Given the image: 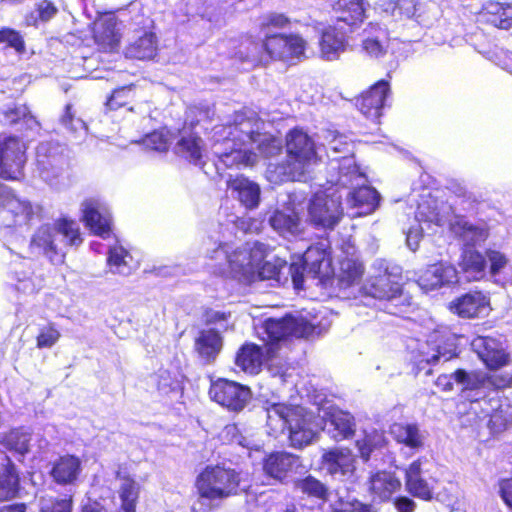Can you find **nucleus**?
<instances>
[{
  "mask_svg": "<svg viewBox=\"0 0 512 512\" xmlns=\"http://www.w3.org/2000/svg\"><path fill=\"white\" fill-rule=\"evenodd\" d=\"M262 124L261 117L251 109L234 112L228 136L233 145L228 151L217 155L218 163L226 169L253 167L257 162V154L245 146L259 140Z\"/></svg>",
  "mask_w": 512,
  "mask_h": 512,
  "instance_id": "1",
  "label": "nucleus"
},
{
  "mask_svg": "<svg viewBox=\"0 0 512 512\" xmlns=\"http://www.w3.org/2000/svg\"><path fill=\"white\" fill-rule=\"evenodd\" d=\"M267 425L273 430H288L289 443L301 449L309 445L316 436L311 418L299 405L287 403H270L266 407Z\"/></svg>",
  "mask_w": 512,
  "mask_h": 512,
  "instance_id": "2",
  "label": "nucleus"
},
{
  "mask_svg": "<svg viewBox=\"0 0 512 512\" xmlns=\"http://www.w3.org/2000/svg\"><path fill=\"white\" fill-rule=\"evenodd\" d=\"M241 472L222 464L205 466L196 476L194 487L199 499L221 501L241 493Z\"/></svg>",
  "mask_w": 512,
  "mask_h": 512,
  "instance_id": "3",
  "label": "nucleus"
},
{
  "mask_svg": "<svg viewBox=\"0 0 512 512\" xmlns=\"http://www.w3.org/2000/svg\"><path fill=\"white\" fill-rule=\"evenodd\" d=\"M365 295L382 304V310L390 315L406 318L413 312L412 296L404 290L400 277L383 273L374 276L364 287Z\"/></svg>",
  "mask_w": 512,
  "mask_h": 512,
  "instance_id": "4",
  "label": "nucleus"
},
{
  "mask_svg": "<svg viewBox=\"0 0 512 512\" xmlns=\"http://www.w3.org/2000/svg\"><path fill=\"white\" fill-rule=\"evenodd\" d=\"M286 160L282 167L292 181L305 174L306 168L317 159L313 139L302 128L294 127L285 136Z\"/></svg>",
  "mask_w": 512,
  "mask_h": 512,
  "instance_id": "5",
  "label": "nucleus"
},
{
  "mask_svg": "<svg viewBox=\"0 0 512 512\" xmlns=\"http://www.w3.org/2000/svg\"><path fill=\"white\" fill-rule=\"evenodd\" d=\"M266 333L265 345H275L276 354L279 350V343L289 338H308L316 331V327L302 317L286 315L282 318H268L263 323Z\"/></svg>",
  "mask_w": 512,
  "mask_h": 512,
  "instance_id": "6",
  "label": "nucleus"
},
{
  "mask_svg": "<svg viewBox=\"0 0 512 512\" xmlns=\"http://www.w3.org/2000/svg\"><path fill=\"white\" fill-rule=\"evenodd\" d=\"M467 414L475 416V423L489 417L487 427L493 436L512 427V405L499 399H475L471 401Z\"/></svg>",
  "mask_w": 512,
  "mask_h": 512,
  "instance_id": "7",
  "label": "nucleus"
},
{
  "mask_svg": "<svg viewBox=\"0 0 512 512\" xmlns=\"http://www.w3.org/2000/svg\"><path fill=\"white\" fill-rule=\"evenodd\" d=\"M344 216L340 196L325 191L316 192L310 199L308 219L317 229L333 230Z\"/></svg>",
  "mask_w": 512,
  "mask_h": 512,
  "instance_id": "8",
  "label": "nucleus"
},
{
  "mask_svg": "<svg viewBox=\"0 0 512 512\" xmlns=\"http://www.w3.org/2000/svg\"><path fill=\"white\" fill-rule=\"evenodd\" d=\"M26 159V146L19 136H0V178L20 180L24 176Z\"/></svg>",
  "mask_w": 512,
  "mask_h": 512,
  "instance_id": "9",
  "label": "nucleus"
},
{
  "mask_svg": "<svg viewBox=\"0 0 512 512\" xmlns=\"http://www.w3.org/2000/svg\"><path fill=\"white\" fill-rule=\"evenodd\" d=\"M210 398L232 412H240L252 396L249 386L236 381L219 378L213 381L209 388Z\"/></svg>",
  "mask_w": 512,
  "mask_h": 512,
  "instance_id": "10",
  "label": "nucleus"
},
{
  "mask_svg": "<svg viewBox=\"0 0 512 512\" xmlns=\"http://www.w3.org/2000/svg\"><path fill=\"white\" fill-rule=\"evenodd\" d=\"M390 93L389 81L378 80L356 97L355 106L368 120L378 124Z\"/></svg>",
  "mask_w": 512,
  "mask_h": 512,
  "instance_id": "11",
  "label": "nucleus"
},
{
  "mask_svg": "<svg viewBox=\"0 0 512 512\" xmlns=\"http://www.w3.org/2000/svg\"><path fill=\"white\" fill-rule=\"evenodd\" d=\"M275 357V345L260 346L253 342H245L236 351L234 363L242 372L255 376Z\"/></svg>",
  "mask_w": 512,
  "mask_h": 512,
  "instance_id": "12",
  "label": "nucleus"
},
{
  "mask_svg": "<svg viewBox=\"0 0 512 512\" xmlns=\"http://www.w3.org/2000/svg\"><path fill=\"white\" fill-rule=\"evenodd\" d=\"M263 48L271 60H289L304 54L305 42L299 34H267Z\"/></svg>",
  "mask_w": 512,
  "mask_h": 512,
  "instance_id": "13",
  "label": "nucleus"
},
{
  "mask_svg": "<svg viewBox=\"0 0 512 512\" xmlns=\"http://www.w3.org/2000/svg\"><path fill=\"white\" fill-rule=\"evenodd\" d=\"M449 229L458 239L465 242V246L471 247L486 242L491 231L489 220L480 218L476 222H471L461 214L455 215Z\"/></svg>",
  "mask_w": 512,
  "mask_h": 512,
  "instance_id": "14",
  "label": "nucleus"
},
{
  "mask_svg": "<svg viewBox=\"0 0 512 512\" xmlns=\"http://www.w3.org/2000/svg\"><path fill=\"white\" fill-rule=\"evenodd\" d=\"M473 346L478 357L490 371L501 369L510 363V354L495 337L477 336L473 340Z\"/></svg>",
  "mask_w": 512,
  "mask_h": 512,
  "instance_id": "15",
  "label": "nucleus"
},
{
  "mask_svg": "<svg viewBox=\"0 0 512 512\" xmlns=\"http://www.w3.org/2000/svg\"><path fill=\"white\" fill-rule=\"evenodd\" d=\"M299 466H301L300 456L285 451L270 452L262 459L264 475L279 483H284L290 473Z\"/></svg>",
  "mask_w": 512,
  "mask_h": 512,
  "instance_id": "16",
  "label": "nucleus"
},
{
  "mask_svg": "<svg viewBox=\"0 0 512 512\" xmlns=\"http://www.w3.org/2000/svg\"><path fill=\"white\" fill-rule=\"evenodd\" d=\"M307 266V273L324 287H329L333 280L332 258L330 253L318 245L309 246L302 254Z\"/></svg>",
  "mask_w": 512,
  "mask_h": 512,
  "instance_id": "17",
  "label": "nucleus"
},
{
  "mask_svg": "<svg viewBox=\"0 0 512 512\" xmlns=\"http://www.w3.org/2000/svg\"><path fill=\"white\" fill-rule=\"evenodd\" d=\"M365 274L363 261L356 256H343L338 261L337 270L333 271V280L329 287L346 290L359 285Z\"/></svg>",
  "mask_w": 512,
  "mask_h": 512,
  "instance_id": "18",
  "label": "nucleus"
},
{
  "mask_svg": "<svg viewBox=\"0 0 512 512\" xmlns=\"http://www.w3.org/2000/svg\"><path fill=\"white\" fill-rule=\"evenodd\" d=\"M319 463L320 468L332 477L346 476L354 472L356 458L349 447H332L322 453Z\"/></svg>",
  "mask_w": 512,
  "mask_h": 512,
  "instance_id": "19",
  "label": "nucleus"
},
{
  "mask_svg": "<svg viewBox=\"0 0 512 512\" xmlns=\"http://www.w3.org/2000/svg\"><path fill=\"white\" fill-rule=\"evenodd\" d=\"M490 306L489 298L479 290L468 291L455 299L449 305V311L462 319L480 317Z\"/></svg>",
  "mask_w": 512,
  "mask_h": 512,
  "instance_id": "20",
  "label": "nucleus"
},
{
  "mask_svg": "<svg viewBox=\"0 0 512 512\" xmlns=\"http://www.w3.org/2000/svg\"><path fill=\"white\" fill-rule=\"evenodd\" d=\"M30 202L21 200L10 192L0 195V216L8 222V226H19L28 223L33 216Z\"/></svg>",
  "mask_w": 512,
  "mask_h": 512,
  "instance_id": "21",
  "label": "nucleus"
},
{
  "mask_svg": "<svg viewBox=\"0 0 512 512\" xmlns=\"http://www.w3.org/2000/svg\"><path fill=\"white\" fill-rule=\"evenodd\" d=\"M453 374L454 381L463 386V391L478 390L484 387L486 381L496 389H504L512 384V375L510 374H490L484 376L480 372H467L462 368L456 369Z\"/></svg>",
  "mask_w": 512,
  "mask_h": 512,
  "instance_id": "22",
  "label": "nucleus"
},
{
  "mask_svg": "<svg viewBox=\"0 0 512 512\" xmlns=\"http://www.w3.org/2000/svg\"><path fill=\"white\" fill-rule=\"evenodd\" d=\"M224 337L215 328L201 329L194 338L193 350L205 364H212L223 349Z\"/></svg>",
  "mask_w": 512,
  "mask_h": 512,
  "instance_id": "23",
  "label": "nucleus"
},
{
  "mask_svg": "<svg viewBox=\"0 0 512 512\" xmlns=\"http://www.w3.org/2000/svg\"><path fill=\"white\" fill-rule=\"evenodd\" d=\"M121 34H84L73 43L78 50L88 49L87 54L82 53V58H88L96 53L112 54L120 49Z\"/></svg>",
  "mask_w": 512,
  "mask_h": 512,
  "instance_id": "24",
  "label": "nucleus"
},
{
  "mask_svg": "<svg viewBox=\"0 0 512 512\" xmlns=\"http://www.w3.org/2000/svg\"><path fill=\"white\" fill-rule=\"evenodd\" d=\"M333 10L336 23L334 32H346L344 25L349 28H356L364 19L365 8L363 0H338Z\"/></svg>",
  "mask_w": 512,
  "mask_h": 512,
  "instance_id": "25",
  "label": "nucleus"
},
{
  "mask_svg": "<svg viewBox=\"0 0 512 512\" xmlns=\"http://www.w3.org/2000/svg\"><path fill=\"white\" fill-rule=\"evenodd\" d=\"M428 341L439 360L450 361L460 355V336L447 327H438L428 335Z\"/></svg>",
  "mask_w": 512,
  "mask_h": 512,
  "instance_id": "26",
  "label": "nucleus"
},
{
  "mask_svg": "<svg viewBox=\"0 0 512 512\" xmlns=\"http://www.w3.org/2000/svg\"><path fill=\"white\" fill-rule=\"evenodd\" d=\"M460 272L468 281H480L486 276L488 267L486 252L482 253L474 246H464L458 260Z\"/></svg>",
  "mask_w": 512,
  "mask_h": 512,
  "instance_id": "27",
  "label": "nucleus"
},
{
  "mask_svg": "<svg viewBox=\"0 0 512 512\" xmlns=\"http://www.w3.org/2000/svg\"><path fill=\"white\" fill-rule=\"evenodd\" d=\"M419 284L426 290H435L457 282L456 268L448 263L429 265L419 276Z\"/></svg>",
  "mask_w": 512,
  "mask_h": 512,
  "instance_id": "28",
  "label": "nucleus"
},
{
  "mask_svg": "<svg viewBox=\"0 0 512 512\" xmlns=\"http://www.w3.org/2000/svg\"><path fill=\"white\" fill-rule=\"evenodd\" d=\"M427 462L425 457L414 460L405 470L404 482L406 490L416 498L430 501L433 498L432 487L422 477V465Z\"/></svg>",
  "mask_w": 512,
  "mask_h": 512,
  "instance_id": "29",
  "label": "nucleus"
},
{
  "mask_svg": "<svg viewBox=\"0 0 512 512\" xmlns=\"http://www.w3.org/2000/svg\"><path fill=\"white\" fill-rule=\"evenodd\" d=\"M30 246L41 251L52 263L64 262L65 254L58 248L55 239V231L49 225L38 227L33 234Z\"/></svg>",
  "mask_w": 512,
  "mask_h": 512,
  "instance_id": "30",
  "label": "nucleus"
},
{
  "mask_svg": "<svg viewBox=\"0 0 512 512\" xmlns=\"http://www.w3.org/2000/svg\"><path fill=\"white\" fill-rule=\"evenodd\" d=\"M159 44L156 34H141L130 40L123 53L127 59L138 61H151L156 58Z\"/></svg>",
  "mask_w": 512,
  "mask_h": 512,
  "instance_id": "31",
  "label": "nucleus"
},
{
  "mask_svg": "<svg viewBox=\"0 0 512 512\" xmlns=\"http://www.w3.org/2000/svg\"><path fill=\"white\" fill-rule=\"evenodd\" d=\"M116 480L120 481L118 495L120 510L122 512H136L140 496V484L126 470L118 469L115 472Z\"/></svg>",
  "mask_w": 512,
  "mask_h": 512,
  "instance_id": "32",
  "label": "nucleus"
},
{
  "mask_svg": "<svg viewBox=\"0 0 512 512\" xmlns=\"http://www.w3.org/2000/svg\"><path fill=\"white\" fill-rule=\"evenodd\" d=\"M82 470L79 457L71 454L60 456L52 465L50 475L59 485H72L78 480Z\"/></svg>",
  "mask_w": 512,
  "mask_h": 512,
  "instance_id": "33",
  "label": "nucleus"
},
{
  "mask_svg": "<svg viewBox=\"0 0 512 512\" xmlns=\"http://www.w3.org/2000/svg\"><path fill=\"white\" fill-rule=\"evenodd\" d=\"M175 153L188 162L203 166L204 141L195 131L181 132L175 145Z\"/></svg>",
  "mask_w": 512,
  "mask_h": 512,
  "instance_id": "34",
  "label": "nucleus"
},
{
  "mask_svg": "<svg viewBox=\"0 0 512 512\" xmlns=\"http://www.w3.org/2000/svg\"><path fill=\"white\" fill-rule=\"evenodd\" d=\"M250 512H298L292 503H283L273 490H265L247 500Z\"/></svg>",
  "mask_w": 512,
  "mask_h": 512,
  "instance_id": "35",
  "label": "nucleus"
},
{
  "mask_svg": "<svg viewBox=\"0 0 512 512\" xmlns=\"http://www.w3.org/2000/svg\"><path fill=\"white\" fill-rule=\"evenodd\" d=\"M227 188L236 192L239 201L247 209H254L260 203V187L244 175H237L227 180Z\"/></svg>",
  "mask_w": 512,
  "mask_h": 512,
  "instance_id": "36",
  "label": "nucleus"
},
{
  "mask_svg": "<svg viewBox=\"0 0 512 512\" xmlns=\"http://www.w3.org/2000/svg\"><path fill=\"white\" fill-rule=\"evenodd\" d=\"M82 220L85 226L97 236L107 238L111 234V217L99 211L95 201L85 202Z\"/></svg>",
  "mask_w": 512,
  "mask_h": 512,
  "instance_id": "37",
  "label": "nucleus"
},
{
  "mask_svg": "<svg viewBox=\"0 0 512 512\" xmlns=\"http://www.w3.org/2000/svg\"><path fill=\"white\" fill-rule=\"evenodd\" d=\"M20 489L19 472L10 457L6 456L5 463L0 467V502L17 498Z\"/></svg>",
  "mask_w": 512,
  "mask_h": 512,
  "instance_id": "38",
  "label": "nucleus"
},
{
  "mask_svg": "<svg viewBox=\"0 0 512 512\" xmlns=\"http://www.w3.org/2000/svg\"><path fill=\"white\" fill-rule=\"evenodd\" d=\"M136 103H138L137 86L135 84L119 86L107 96L104 103L105 112H114L119 109L134 112Z\"/></svg>",
  "mask_w": 512,
  "mask_h": 512,
  "instance_id": "39",
  "label": "nucleus"
},
{
  "mask_svg": "<svg viewBox=\"0 0 512 512\" xmlns=\"http://www.w3.org/2000/svg\"><path fill=\"white\" fill-rule=\"evenodd\" d=\"M250 276L247 278V283L254 282L255 280H274L279 284H286L288 282V275L283 273L287 266V262L279 257H275L272 261H264L257 269L256 273L253 269L252 262H248Z\"/></svg>",
  "mask_w": 512,
  "mask_h": 512,
  "instance_id": "40",
  "label": "nucleus"
},
{
  "mask_svg": "<svg viewBox=\"0 0 512 512\" xmlns=\"http://www.w3.org/2000/svg\"><path fill=\"white\" fill-rule=\"evenodd\" d=\"M369 490L374 499L386 502L401 488V482L392 473L378 471L370 477Z\"/></svg>",
  "mask_w": 512,
  "mask_h": 512,
  "instance_id": "41",
  "label": "nucleus"
},
{
  "mask_svg": "<svg viewBox=\"0 0 512 512\" xmlns=\"http://www.w3.org/2000/svg\"><path fill=\"white\" fill-rule=\"evenodd\" d=\"M269 224L281 235H298L303 231L300 215L292 208L274 210Z\"/></svg>",
  "mask_w": 512,
  "mask_h": 512,
  "instance_id": "42",
  "label": "nucleus"
},
{
  "mask_svg": "<svg viewBox=\"0 0 512 512\" xmlns=\"http://www.w3.org/2000/svg\"><path fill=\"white\" fill-rule=\"evenodd\" d=\"M410 361L414 375L417 376L421 372H424L425 375H432V366L439 362V358L427 339L412 352Z\"/></svg>",
  "mask_w": 512,
  "mask_h": 512,
  "instance_id": "43",
  "label": "nucleus"
},
{
  "mask_svg": "<svg viewBox=\"0 0 512 512\" xmlns=\"http://www.w3.org/2000/svg\"><path fill=\"white\" fill-rule=\"evenodd\" d=\"M387 444L385 431L376 428L365 430L363 436L356 441V447L364 461H368L374 451L386 447Z\"/></svg>",
  "mask_w": 512,
  "mask_h": 512,
  "instance_id": "44",
  "label": "nucleus"
},
{
  "mask_svg": "<svg viewBox=\"0 0 512 512\" xmlns=\"http://www.w3.org/2000/svg\"><path fill=\"white\" fill-rule=\"evenodd\" d=\"M390 433L399 444L415 450L423 447V438L416 424L394 423L390 427Z\"/></svg>",
  "mask_w": 512,
  "mask_h": 512,
  "instance_id": "45",
  "label": "nucleus"
},
{
  "mask_svg": "<svg viewBox=\"0 0 512 512\" xmlns=\"http://www.w3.org/2000/svg\"><path fill=\"white\" fill-rule=\"evenodd\" d=\"M492 15L493 19L486 18V21H490L495 27L508 30L512 28V2L511 3H499V2H487L483 6L481 16L483 18L486 15Z\"/></svg>",
  "mask_w": 512,
  "mask_h": 512,
  "instance_id": "46",
  "label": "nucleus"
},
{
  "mask_svg": "<svg viewBox=\"0 0 512 512\" xmlns=\"http://www.w3.org/2000/svg\"><path fill=\"white\" fill-rule=\"evenodd\" d=\"M327 422L332 429V437L335 440L349 439L355 434V423L353 417L343 411L331 412Z\"/></svg>",
  "mask_w": 512,
  "mask_h": 512,
  "instance_id": "47",
  "label": "nucleus"
},
{
  "mask_svg": "<svg viewBox=\"0 0 512 512\" xmlns=\"http://www.w3.org/2000/svg\"><path fill=\"white\" fill-rule=\"evenodd\" d=\"M295 488L310 499L326 502L329 499V488L318 478L309 474L295 481Z\"/></svg>",
  "mask_w": 512,
  "mask_h": 512,
  "instance_id": "48",
  "label": "nucleus"
},
{
  "mask_svg": "<svg viewBox=\"0 0 512 512\" xmlns=\"http://www.w3.org/2000/svg\"><path fill=\"white\" fill-rule=\"evenodd\" d=\"M347 45L345 34H321L320 56L328 61L336 60L346 50Z\"/></svg>",
  "mask_w": 512,
  "mask_h": 512,
  "instance_id": "49",
  "label": "nucleus"
},
{
  "mask_svg": "<svg viewBox=\"0 0 512 512\" xmlns=\"http://www.w3.org/2000/svg\"><path fill=\"white\" fill-rule=\"evenodd\" d=\"M351 201L354 207L363 209L365 213H371L378 207L380 196L376 189L363 185L351 192Z\"/></svg>",
  "mask_w": 512,
  "mask_h": 512,
  "instance_id": "50",
  "label": "nucleus"
},
{
  "mask_svg": "<svg viewBox=\"0 0 512 512\" xmlns=\"http://www.w3.org/2000/svg\"><path fill=\"white\" fill-rule=\"evenodd\" d=\"M53 229L66 238V243L69 246H79L83 242L80 228L75 220L66 217L58 218Z\"/></svg>",
  "mask_w": 512,
  "mask_h": 512,
  "instance_id": "51",
  "label": "nucleus"
},
{
  "mask_svg": "<svg viewBox=\"0 0 512 512\" xmlns=\"http://www.w3.org/2000/svg\"><path fill=\"white\" fill-rule=\"evenodd\" d=\"M57 12L54 4L48 0H42L36 8L25 16L27 27L40 28V24L49 21Z\"/></svg>",
  "mask_w": 512,
  "mask_h": 512,
  "instance_id": "52",
  "label": "nucleus"
},
{
  "mask_svg": "<svg viewBox=\"0 0 512 512\" xmlns=\"http://www.w3.org/2000/svg\"><path fill=\"white\" fill-rule=\"evenodd\" d=\"M29 435L21 429L14 428L4 433L1 443L10 451L26 454L29 451Z\"/></svg>",
  "mask_w": 512,
  "mask_h": 512,
  "instance_id": "53",
  "label": "nucleus"
},
{
  "mask_svg": "<svg viewBox=\"0 0 512 512\" xmlns=\"http://www.w3.org/2000/svg\"><path fill=\"white\" fill-rule=\"evenodd\" d=\"M361 47L367 56L376 59L382 58L388 53L390 38L388 35L382 37L371 35L362 41Z\"/></svg>",
  "mask_w": 512,
  "mask_h": 512,
  "instance_id": "54",
  "label": "nucleus"
},
{
  "mask_svg": "<svg viewBox=\"0 0 512 512\" xmlns=\"http://www.w3.org/2000/svg\"><path fill=\"white\" fill-rule=\"evenodd\" d=\"M257 25L261 30L270 29H297L290 18L283 13H266L257 19Z\"/></svg>",
  "mask_w": 512,
  "mask_h": 512,
  "instance_id": "55",
  "label": "nucleus"
},
{
  "mask_svg": "<svg viewBox=\"0 0 512 512\" xmlns=\"http://www.w3.org/2000/svg\"><path fill=\"white\" fill-rule=\"evenodd\" d=\"M74 497L64 494L62 497H48L43 499L40 512H72Z\"/></svg>",
  "mask_w": 512,
  "mask_h": 512,
  "instance_id": "56",
  "label": "nucleus"
},
{
  "mask_svg": "<svg viewBox=\"0 0 512 512\" xmlns=\"http://www.w3.org/2000/svg\"><path fill=\"white\" fill-rule=\"evenodd\" d=\"M61 333L57 326L53 322H49L45 326L39 329V332L35 338L36 347L38 349L51 348L60 339Z\"/></svg>",
  "mask_w": 512,
  "mask_h": 512,
  "instance_id": "57",
  "label": "nucleus"
},
{
  "mask_svg": "<svg viewBox=\"0 0 512 512\" xmlns=\"http://www.w3.org/2000/svg\"><path fill=\"white\" fill-rule=\"evenodd\" d=\"M291 278L293 287L296 290H302L304 287V272L307 271L306 263L303 261V255L298 256L296 261L287 263L286 268Z\"/></svg>",
  "mask_w": 512,
  "mask_h": 512,
  "instance_id": "58",
  "label": "nucleus"
},
{
  "mask_svg": "<svg viewBox=\"0 0 512 512\" xmlns=\"http://www.w3.org/2000/svg\"><path fill=\"white\" fill-rule=\"evenodd\" d=\"M417 218L421 222H427L436 226H442L444 224V217L434 205L429 203H421L417 208Z\"/></svg>",
  "mask_w": 512,
  "mask_h": 512,
  "instance_id": "59",
  "label": "nucleus"
},
{
  "mask_svg": "<svg viewBox=\"0 0 512 512\" xmlns=\"http://www.w3.org/2000/svg\"><path fill=\"white\" fill-rule=\"evenodd\" d=\"M256 143H258L257 149L259 153L266 158L279 155L282 150V143L280 139L272 135L265 136L263 138H261L260 135L259 140Z\"/></svg>",
  "mask_w": 512,
  "mask_h": 512,
  "instance_id": "60",
  "label": "nucleus"
},
{
  "mask_svg": "<svg viewBox=\"0 0 512 512\" xmlns=\"http://www.w3.org/2000/svg\"><path fill=\"white\" fill-rule=\"evenodd\" d=\"M119 22L114 12L100 13L94 22L93 32H119Z\"/></svg>",
  "mask_w": 512,
  "mask_h": 512,
  "instance_id": "61",
  "label": "nucleus"
},
{
  "mask_svg": "<svg viewBox=\"0 0 512 512\" xmlns=\"http://www.w3.org/2000/svg\"><path fill=\"white\" fill-rule=\"evenodd\" d=\"M28 114V108L25 105L14 104L1 112L5 125L13 126L25 119Z\"/></svg>",
  "mask_w": 512,
  "mask_h": 512,
  "instance_id": "62",
  "label": "nucleus"
},
{
  "mask_svg": "<svg viewBox=\"0 0 512 512\" xmlns=\"http://www.w3.org/2000/svg\"><path fill=\"white\" fill-rule=\"evenodd\" d=\"M487 260H489V272L492 276L497 275L508 263L507 257L494 249H486Z\"/></svg>",
  "mask_w": 512,
  "mask_h": 512,
  "instance_id": "63",
  "label": "nucleus"
},
{
  "mask_svg": "<svg viewBox=\"0 0 512 512\" xmlns=\"http://www.w3.org/2000/svg\"><path fill=\"white\" fill-rule=\"evenodd\" d=\"M143 142L147 148L158 152H165L168 149L167 138L159 131H153L145 135Z\"/></svg>",
  "mask_w": 512,
  "mask_h": 512,
  "instance_id": "64",
  "label": "nucleus"
}]
</instances>
